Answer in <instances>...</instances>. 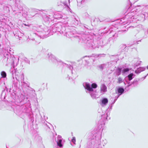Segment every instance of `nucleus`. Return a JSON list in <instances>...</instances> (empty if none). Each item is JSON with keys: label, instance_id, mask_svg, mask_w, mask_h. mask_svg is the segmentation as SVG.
Listing matches in <instances>:
<instances>
[{"label": "nucleus", "instance_id": "nucleus-1", "mask_svg": "<svg viewBox=\"0 0 148 148\" xmlns=\"http://www.w3.org/2000/svg\"><path fill=\"white\" fill-rule=\"evenodd\" d=\"M139 7H136L132 8V7H127L124 10V13L125 14V18L128 19V22L126 23H130L131 21H133V19L135 18L136 19V15L138 16V20H141L143 19H145V17L147 16V15L145 13L142 12L140 14H138L139 11L138 9Z\"/></svg>", "mask_w": 148, "mask_h": 148}, {"label": "nucleus", "instance_id": "nucleus-2", "mask_svg": "<svg viewBox=\"0 0 148 148\" xmlns=\"http://www.w3.org/2000/svg\"><path fill=\"white\" fill-rule=\"evenodd\" d=\"M83 86L84 87L86 92L93 99H96L97 97V90L95 89L97 87V84L95 83H92L91 84L87 82H84Z\"/></svg>", "mask_w": 148, "mask_h": 148}, {"label": "nucleus", "instance_id": "nucleus-3", "mask_svg": "<svg viewBox=\"0 0 148 148\" xmlns=\"http://www.w3.org/2000/svg\"><path fill=\"white\" fill-rule=\"evenodd\" d=\"M38 31L36 33L33 34V35L42 38H44L49 36L50 35V31L49 29V27H45L43 29H41L39 27L38 29Z\"/></svg>", "mask_w": 148, "mask_h": 148}, {"label": "nucleus", "instance_id": "nucleus-4", "mask_svg": "<svg viewBox=\"0 0 148 148\" xmlns=\"http://www.w3.org/2000/svg\"><path fill=\"white\" fill-rule=\"evenodd\" d=\"M64 29L65 27H62L60 23H59L54 24L50 27H49L51 35L52 34V32L55 33L57 31L60 32V33H64V32L63 30H64Z\"/></svg>", "mask_w": 148, "mask_h": 148}, {"label": "nucleus", "instance_id": "nucleus-5", "mask_svg": "<svg viewBox=\"0 0 148 148\" xmlns=\"http://www.w3.org/2000/svg\"><path fill=\"white\" fill-rule=\"evenodd\" d=\"M64 29L65 27H62L60 23H59L54 24L50 27H49L51 35L52 34V32L55 33L57 31L60 32V33H64V32L63 30H64Z\"/></svg>", "mask_w": 148, "mask_h": 148}, {"label": "nucleus", "instance_id": "nucleus-6", "mask_svg": "<svg viewBox=\"0 0 148 148\" xmlns=\"http://www.w3.org/2000/svg\"><path fill=\"white\" fill-rule=\"evenodd\" d=\"M82 39L84 42L86 44V45L90 49L95 48H96V46L94 43L93 40L92 39L88 38L85 39H83L82 38Z\"/></svg>", "mask_w": 148, "mask_h": 148}, {"label": "nucleus", "instance_id": "nucleus-7", "mask_svg": "<svg viewBox=\"0 0 148 148\" xmlns=\"http://www.w3.org/2000/svg\"><path fill=\"white\" fill-rule=\"evenodd\" d=\"M63 31L64 32L62 33L67 37L71 38L73 36V33L71 31L68 27H65V29Z\"/></svg>", "mask_w": 148, "mask_h": 148}, {"label": "nucleus", "instance_id": "nucleus-8", "mask_svg": "<svg viewBox=\"0 0 148 148\" xmlns=\"http://www.w3.org/2000/svg\"><path fill=\"white\" fill-rule=\"evenodd\" d=\"M53 18L56 19H59L64 17L63 15L61 12H55L53 15H52Z\"/></svg>", "mask_w": 148, "mask_h": 148}, {"label": "nucleus", "instance_id": "nucleus-9", "mask_svg": "<svg viewBox=\"0 0 148 148\" xmlns=\"http://www.w3.org/2000/svg\"><path fill=\"white\" fill-rule=\"evenodd\" d=\"M109 115V113H108L106 112H105L104 114L101 115V119L103 122V124H104L105 122L106 121L110 119V118L108 117Z\"/></svg>", "mask_w": 148, "mask_h": 148}, {"label": "nucleus", "instance_id": "nucleus-10", "mask_svg": "<svg viewBox=\"0 0 148 148\" xmlns=\"http://www.w3.org/2000/svg\"><path fill=\"white\" fill-rule=\"evenodd\" d=\"M108 102V99L106 98H103L101 99L100 103V105L102 107L104 106L107 105Z\"/></svg>", "mask_w": 148, "mask_h": 148}, {"label": "nucleus", "instance_id": "nucleus-11", "mask_svg": "<svg viewBox=\"0 0 148 148\" xmlns=\"http://www.w3.org/2000/svg\"><path fill=\"white\" fill-rule=\"evenodd\" d=\"M57 139V144L58 146L60 147H62L63 145L62 143V139L61 136L58 135V136Z\"/></svg>", "mask_w": 148, "mask_h": 148}, {"label": "nucleus", "instance_id": "nucleus-12", "mask_svg": "<svg viewBox=\"0 0 148 148\" xmlns=\"http://www.w3.org/2000/svg\"><path fill=\"white\" fill-rule=\"evenodd\" d=\"M107 91V87L104 84H103L101 85L100 87V91L102 93H104Z\"/></svg>", "mask_w": 148, "mask_h": 148}, {"label": "nucleus", "instance_id": "nucleus-13", "mask_svg": "<svg viewBox=\"0 0 148 148\" xmlns=\"http://www.w3.org/2000/svg\"><path fill=\"white\" fill-rule=\"evenodd\" d=\"M43 18L44 20L45 21H52V20H53L52 15H49V16H45Z\"/></svg>", "mask_w": 148, "mask_h": 148}, {"label": "nucleus", "instance_id": "nucleus-14", "mask_svg": "<svg viewBox=\"0 0 148 148\" xmlns=\"http://www.w3.org/2000/svg\"><path fill=\"white\" fill-rule=\"evenodd\" d=\"M48 56L49 59L52 60L54 62L56 63L57 62V61L55 59L54 56L51 54V53H49L48 54Z\"/></svg>", "mask_w": 148, "mask_h": 148}, {"label": "nucleus", "instance_id": "nucleus-15", "mask_svg": "<svg viewBox=\"0 0 148 148\" xmlns=\"http://www.w3.org/2000/svg\"><path fill=\"white\" fill-rule=\"evenodd\" d=\"M146 68L145 67H140L138 68L135 71L136 73L139 74L141 72L143 71H145Z\"/></svg>", "mask_w": 148, "mask_h": 148}, {"label": "nucleus", "instance_id": "nucleus-16", "mask_svg": "<svg viewBox=\"0 0 148 148\" xmlns=\"http://www.w3.org/2000/svg\"><path fill=\"white\" fill-rule=\"evenodd\" d=\"M142 12L145 13L147 15V16H148V5L144 6L143 8Z\"/></svg>", "mask_w": 148, "mask_h": 148}, {"label": "nucleus", "instance_id": "nucleus-17", "mask_svg": "<svg viewBox=\"0 0 148 148\" xmlns=\"http://www.w3.org/2000/svg\"><path fill=\"white\" fill-rule=\"evenodd\" d=\"M124 89L121 87H119L118 89V92H117V94L118 95V96H119L121 95H122L124 91Z\"/></svg>", "mask_w": 148, "mask_h": 148}, {"label": "nucleus", "instance_id": "nucleus-18", "mask_svg": "<svg viewBox=\"0 0 148 148\" xmlns=\"http://www.w3.org/2000/svg\"><path fill=\"white\" fill-rule=\"evenodd\" d=\"M138 80L135 79L132 83L130 84V83H129V85L128 86H131L132 84H133L134 86H136L138 84Z\"/></svg>", "mask_w": 148, "mask_h": 148}, {"label": "nucleus", "instance_id": "nucleus-19", "mask_svg": "<svg viewBox=\"0 0 148 148\" xmlns=\"http://www.w3.org/2000/svg\"><path fill=\"white\" fill-rule=\"evenodd\" d=\"M135 75L133 73H131L129 75L127 76L128 79L129 81L132 80L133 78H134Z\"/></svg>", "mask_w": 148, "mask_h": 148}, {"label": "nucleus", "instance_id": "nucleus-20", "mask_svg": "<svg viewBox=\"0 0 148 148\" xmlns=\"http://www.w3.org/2000/svg\"><path fill=\"white\" fill-rule=\"evenodd\" d=\"M121 68H118L116 72V75L118 76L120 75L121 73Z\"/></svg>", "mask_w": 148, "mask_h": 148}, {"label": "nucleus", "instance_id": "nucleus-21", "mask_svg": "<svg viewBox=\"0 0 148 148\" xmlns=\"http://www.w3.org/2000/svg\"><path fill=\"white\" fill-rule=\"evenodd\" d=\"M65 65L67 66L68 68H69L70 70L71 71V73L72 74H73V67L70 65H69L68 64H64Z\"/></svg>", "mask_w": 148, "mask_h": 148}, {"label": "nucleus", "instance_id": "nucleus-22", "mask_svg": "<svg viewBox=\"0 0 148 148\" xmlns=\"http://www.w3.org/2000/svg\"><path fill=\"white\" fill-rule=\"evenodd\" d=\"M106 64H103L99 66V67L102 70L106 66Z\"/></svg>", "mask_w": 148, "mask_h": 148}, {"label": "nucleus", "instance_id": "nucleus-23", "mask_svg": "<svg viewBox=\"0 0 148 148\" xmlns=\"http://www.w3.org/2000/svg\"><path fill=\"white\" fill-rule=\"evenodd\" d=\"M1 75L2 76V77L3 78H5L6 76V73L4 71H3L1 72Z\"/></svg>", "mask_w": 148, "mask_h": 148}, {"label": "nucleus", "instance_id": "nucleus-24", "mask_svg": "<svg viewBox=\"0 0 148 148\" xmlns=\"http://www.w3.org/2000/svg\"><path fill=\"white\" fill-rule=\"evenodd\" d=\"M123 82V79L122 78L119 77L118 79L117 83L120 84Z\"/></svg>", "mask_w": 148, "mask_h": 148}, {"label": "nucleus", "instance_id": "nucleus-25", "mask_svg": "<svg viewBox=\"0 0 148 148\" xmlns=\"http://www.w3.org/2000/svg\"><path fill=\"white\" fill-rule=\"evenodd\" d=\"M126 47V45L125 44L121 45L120 46V48L121 49H125Z\"/></svg>", "mask_w": 148, "mask_h": 148}, {"label": "nucleus", "instance_id": "nucleus-26", "mask_svg": "<svg viewBox=\"0 0 148 148\" xmlns=\"http://www.w3.org/2000/svg\"><path fill=\"white\" fill-rule=\"evenodd\" d=\"M141 61H138L137 62L134 64V66H137L140 64Z\"/></svg>", "mask_w": 148, "mask_h": 148}, {"label": "nucleus", "instance_id": "nucleus-27", "mask_svg": "<svg viewBox=\"0 0 148 148\" xmlns=\"http://www.w3.org/2000/svg\"><path fill=\"white\" fill-rule=\"evenodd\" d=\"M71 142L73 143L74 145L75 144L76 139L75 137H73L71 140Z\"/></svg>", "mask_w": 148, "mask_h": 148}, {"label": "nucleus", "instance_id": "nucleus-28", "mask_svg": "<svg viewBox=\"0 0 148 148\" xmlns=\"http://www.w3.org/2000/svg\"><path fill=\"white\" fill-rule=\"evenodd\" d=\"M129 71V69L128 68H126L123 69L122 71V72L123 73H125L126 72H127Z\"/></svg>", "mask_w": 148, "mask_h": 148}, {"label": "nucleus", "instance_id": "nucleus-29", "mask_svg": "<svg viewBox=\"0 0 148 148\" xmlns=\"http://www.w3.org/2000/svg\"><path fill=\"white\" fill-rule=\"evenodd\" d=\"M30 25V24L29 23H27V24H25V23H23L22 24V27H24V26H27L28 27Z\"/></svg>", "mask_w": 148, "mask_h": 148}, {"label": "nucleus", "instance_id": "nucleus-30", "mask_svg": "<svg viewBox=\"0 0 148 148\" xmlns=\"http://www.w3.org/2000/svg\"><path fill=\"white\" fill-rule=\"evenodd\" d=\"M119 96H118L117 97H115V99L114 100V102H113L112 103L113 104H114L115 102V101H116L117 100V99L119 97Z\"/></svg>", "mask_w": 148, "mask_h": 148}, {"label": "nucleus", "instance_id": "nucleus-31", "mask_svg": "<svg viewBox=\"0 0 148 148\" xmlns=\"http://www.w3.org/2000/svg\"><path fill=\"white\" fill-rule=\"evenodd\" d=\"M68 8L69 9V10L71 12V10L70 9V8L69 7H68Z\"/></svg>", "mask_w": 148, "mask_h": 148}, {"label": "nucleus", "instance_id": "nucleus-32", "mask_svg": "<svg viewBox=\"0 0 148 148\" xmlns=\"http://www.w3.org/2000/svg\"><path fill=\"white\" fill-rule=\"evenodd\" d=\"M148 75V73L147 74L146 76H145V77H144V79L145 78L147 77V76Z\"/></svg>", "mask_w": 148, "mask_h": 148}, {"label": "nucleus", "instance_id": "nucleus-33", "mask_svg": "<svg viewBox=\"0 0 148 148\" xmlns=\"http://www.w3.org/2000/svg\"><path fill=\"white\" fill-rule=\"evenodd\" d=\"M75 20H76L77 21H78V20L76 18H75Z\"/></svg>", "mask_w": 148, "mask_h": 148}, {"label": "nucleus", "instance_id": "nucleus-34", "mask_svg": "<svg viewBox=\"0 0 148 148\" xmlns=\"http://www.w3.org/2000/svg\"><path fill=\"white\" fill-rule=\"evenodd\" d=\"M66 18V21H68V20H68V18Z\"/></svg>", "mask_w": 148, "mask_h": 148}, {"label": "nucleus", "instance_id": "nucleus-35", "mask_svg": "<svg viewBox=\"0 0 148 148\" xmlns=\"http://www.w3.org/2000/svg\"><path fill=\"white\" fill-rule=\"evenodd\" d=\"M106 143H107V141H106V142L105 143H104L105 144H106Z\"/></svg>", "mask_w": 148, "mask_h": 148}, {"label": "nucleus", "instance_id": "nucleus-36", "mask_svg": "<svg viewBox=\"0 0 148 148\" xmlns=\"http://www.w3.org/2000/svg\"><path fill=\"white\" fill-rule=\"evenodd\" d=\"M147 69H148V66L147 67Z\"/></svg>", "mask_w": 148, "mask_h": 148}, {"label": "nucleus", "instance_id": "nucleus-37", "mask_svg": "<svg viewBox=\"0 0 148 148\" xmlns=\"http://www.w3.org/2000/svg\"><path fill=\"white\" fill-rule=\"evenodd\" d=\"M69 3H70V0H69Z\"/></svg>", "mask_w": 148, "mask_h": 148}, {"label": "nucleus", "instance_id": "nucleus-38", "mask_svg": "<svg viewBox=\"0 0 148 148\" xmlns=\"http://www.w3.org/2000/svg\"><path fill=\"white\" fill-rule=\"evenodd\" d=\"M22 97H23V98H24V96H22Z\"/></svg>", "mask_w": 148, "mask_h": 148}, {"label": "nucleus", "instance_id": "nucleus-39", "mask_svg": "<svg viewBox=\"0 0 148 148\" xmlns=\"http://www.w3.org/2000/svg\"><path fill=\"white\" fill-rule=\"evenodd\" d=\"M18 37L19 38H20V37H19V35H18Z\"/></svg>", "mask_w": 148, "mask_h": 148}, {"label": "nucleus", "instance_id": "nucleus-40", "mask_svg": "<svg viewBox=\"0 0 148 148\" xmlns=\"http://www.w3.org/2000/svg\"><path fill=\"white\" fill-rule=\"evenodd\" d=\"M20 101H22V100H21V101H20Z\"/></svg>", "mask_w": 148, "mask_h": 148}, {"label": "nucleus", "instance_id": "nucleus-41", "mask_svg": "<svg viewBox=\"0 0 148 148\" xmlns=\"http://www.w3.org/2000/svg\"><path fill=\"white\" fill-rule=\"evenodd\" d=\"M99 56H101V54H100L99 55Z\"/></svg>", "mask_w": 148, "mask_h": 148}]
</instances>
